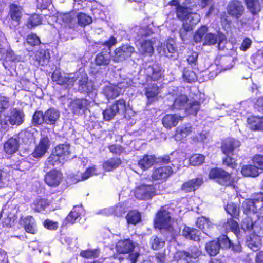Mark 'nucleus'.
Segmentation results:
<instances>
[{
	"label": "nucleus",
	"instance_id": "obj_1",
	"mask_svg": "<svg viewBox=\"0 0 263 263\" xmlns=\"http://www.w3.org/2000/svg\"><path fill=\"white\" fill-rule=\"evenodd\" d=\"M154 226L155 228L167 231L173 237L176 236L180 232L177 223L171 218L170 213L162 209L156 215Z\"/></svg>",
	"mask_w": 263,
	"mask_h": 263
},
{
	"label": "nucleus",
	"instance_id": "obj_2",
	"mask_svg": "<svg viewBox=\"0 0 263 263\" xmlns=\"http://www.w3.org/2000/svg\"><path fill=\"white\" fill-rule=\"evenodd\" d=\"M25 114L23 110L11 108L0 115V125L4 129H8L10 125L20 126L24 122Z\"/></svg>",
	"mask_w": 263,
	"mask_h": 263
},
{
	"label": "nucleus",
	"instance_id": "obj_3",
	"mask_svg": "<svg viewBox=\"0 0 263 263\" xmlns=\"http://www.w3.org/2000/svg\"><path fill=\"white\" fill-rule=\"evenodd\" d=\"M208 27L202 26L195 32L194 40L196 43H202L203 46L215 45L218 41L219 46L225 40L224 35L221 33L216 34L212 33H207Z\"/></svg>",
	"mask_w": 263,
	"mask_h": 263
},
{
	"label": "nucleus",
	"instance_id": "obj_4",
	"mask_svg": "<svg viewBox=\"0 0 263 263\" xmlns=\"http://www.w3.org/2000/svg\"><path fill=\"white\" fill-rule=\"evenodd\" d=\"M124 113L125 118H130L134 115L129 104H126L123 99L115 101L112 105L108 107L103 111V117L105 120L109 121L112 119L117 113Z\"/></svg>",
	"mask_w": 263,
	"mask_h": 263
},
{
	"label": "nucleus",
	"instance_id": "obj_5",
	"mask_svg": "<svg viewBox=\"0 0 263 263\" xmlns=\"http://www.w3.org/2000/svg\"><path fill=\"white\" fill-rule=\"evenodd\" d=\"M177 16L183 21V28L185 31H191L200 20V15L197 13H189L184 7H178Z\"/></svg>",
	"mask_w": 263,
	"mask_h": 263
},
{
	"label": "nucleus",
	"instance_id": "obj_6",
	"mask_svg": "<svg viewBox=\"0 0 263 263\" xmlns=\"http://www.w3.org/2000/svg\"><path fill=\"white\" fill-rule=\"evenodd\" d=\"M209 176L211 179H217L218 182L223 185H232L234 182V179L231 175L220 168L212 169Z\"/></svg>",
	"mask_w": 263,
	"mask_h": 263
},
{
	"label": "nucleus",
	"instance_id": "obj_7",
	"mask_svg": "<svg viewBox=\"0 0 263 263\" xmlns=\"http://www.w3.org/2000/svg\"><path fill=\"white\" fill-rule=\"evenodd\" d=\"M179 165L171 163L170 165L162 166L155 168L152 177L154 180H165L174 171L178 169Z\"/></svg>",
	"mask_w": 263,
	"mask_h": 263
},
{
	"label": "nucleus",
	"instance_id": "obj_8",
	"mask_svg": "<svg viewBox=\"0 0 263 263\" xmlns=\"http://www.w3.org/2000/svg\"><path fill=\"white\" fill-rule=\"evenodd\" d=\"M78 83L79 85L78 90L81 92L96 95L93 83L91 81H88V77L85 73H78Z\"/></svg>",
	"mask_w": 263,
	"mask_h": 263
},
{
	"label": "nucleus",
	"instance_id": "obj_9",
	"mask_svg": "<svg viewBox=\"0 0 263 263\" xmlns=\"http://www.w3.org/2000/svg\"><path fill=\"white\" fill-rule=\"evenodd\" d=\"M134 194L138 199L148 200L156 194V190L152 185L142 184L135 189Z\"/></svg>",
	"mask_w": 263,
	"mask_h": 263
},
{
	"label": "nucleus",
	"instance_id": "obj_10",
	"mask_svg": "<svg viewBox=\"0 0 263 263\" xmlns=\"http://www.w3.org/2000/svg\"><path fill=\"white\" fill-rule=\"evenodd\" d=\"M135 51V48L129 45H123L116 49L114 55H112V60L116 62H120L125 60L126 58L131 56Z\"/></svg>",
	"mask_w": 263,
	"mask_h": 263
},
{
	"label": "nucleus",
	"instance_id": "obj_11",
	"mask_svg": "<svg viewBox=\"0 0 263 263\" xmlns=\"http://www.w3.org/2000/svg\"><path fill=\"white\" fill-rule=\"evenodd\" d=\"M263 201V193L259 192L254 195L252 199H247L243 203L244 213L250 211L253 212H256V206L257 204H260Z\"/></svg>",
	"mask_w": 263,
	"mask_h": 263
},
{
	"label": "nucleus",
	"instance_id": "obj_12",
	"mask_svg": "<svg viewBox=\"0 0 263 263\" xmlns=\"http://www.w3.org/2000/svg\"><path fill=\"white\" fill-rule=\"evenodd\" d=\"M62 177V174L60 171L53 170L45 175L44 180L48 186L56 187L60 184Z\"/></svg>",
	"mask_w": 263,
	"mask_h": 263
},
{
	"label": "nucleus",
	"instance_id": "obj_13",
	"mask_svg": "<svg viewBox=\"0 0 263 263\" xmlns=\"http://www.w3.org/2000/svg\"><path fill=\"white\" fill-rule=\"evenodd\" d=\"M49 146L50 142L47 136L42 137L32 153V156L36 158L42 157L47 152Z\"/></svg>",
	"mask_w": 263,
	"mask_h": 263
},
{
	"label": "nucleus",
	"instance_id": "obj_14",
	"mask_svg": "<svg viewBox=\"0 0 263 263\" xmlns=\"http://www.w3.org/2000/svg\"><path fill=\"white\" fill-rule=\"evenodd\" d=\"M227 10L230 15L238 18L242 15L244 11V7L240 2L232 1L229 3Z\"/></svg>",
	"mask_w": 263,
	"mask_h": 263
},
{
	"label": "nucleus",
	"instance_id": "obj_15",
	"mask_svg": "<svg viewBox=\"0 0 263 263\" xmlns=\"http://www.w3.org/2000/svg\"><path fill=\"white\" fill-rule=\"evenodd\" d=\"M183 118V117L179 114H167L163 117L162 122L164 127L171 129L172 127L177 126L179 122L182 121Z\"/></svg>",
	"mask_w": 263,
	"mask_h": 263
},
{
	"label": "nucleus",
	"instance_id": "obj_16",
	"mask_svg": "<svg viewBox=\"0 0 263 263\" xmlns=\"http://www.w3.org/2000/svg\"><path fill=\"white\" fill-rule=\"evenodd\" d=\"M145 72L148 78L156 81L160 78L162 76L161 67L158 63H150L145 69Z\"/></svg>",
	"mask_w": 263,
	"mask_h": 263
},
{
	"label": "nucleus",
	"instance_id": "obj_17",
	"mask_svg": "<svg viewBox=\"0 0 263 263\" xmlns=\"http://www.w3.org/2000/svg\"><path fill=\"white\" fill-rule=\"evenodd\" d=\"M240 143L233 138H229L224 141L221 145V149L226 155H230L236 148L239 147Z\"/></svg>",
	"mask_w": 263,
	"mask_h": 263
},
{
	"label": "nucleus",
	"instance_id": "obj_18",
	"mask_svg": "<svg viewBox=\"0 0 263 263\" xmlns=\"http://www.w3.org/2000/svg\"><path fill=\"white\" fill-rule=\"evenodd\" d=\"M135 248L133 242L128 239L119 241L116 246L117 251L123 254L131 252Z\"/></svg>",
	"mask_w": 263,
	"mask_h": 263
},
{
	"label": "nucleus",
	"instance_id": "obj_19",
	"mask_svg": "<svg viewBox=\"0 0 263 263\" xmlns=\"http://www.w3.org/2000/svg\"><path fill=\"white\" fill-rule=\"evenodd\" d=\"M20 223L24 227L25 231L29 233L35 234L37 232V226L34 219L32 216L22 218Z\"/></svg>",
	"mask_w": 263,
	"mask_h": 263
},
{
	"label": "nucleus",
	"instance_id": "obj_20",
	"mask_svg": "<svg viewBox=\"0 0 263 263\" xmlns=\"http://www.w3.org/2000/svg\"><path fill=\"white\" fill-rule=\"evenodd\" d=\"M53 151L60 157L61 160L66 161L69 158L71 148L68 144H59L55 147Z\"/></svg>",
	"mask_w": 263,
	"mask_h": 263
},
{
	"label": "nucleus",
	"instance_id": "obj_21",
	"mask_svg": "<svg viewBox=\"0 0 263 263\" xmlns=\"http://www.w3.org/2000/svg\"><path fill=\"white\" fill-rule=\"evenodd\" d=\"M88 101L85 99H77L71 102L70 107L74 114H79L87 109Z\"/></svg>",
	"mask_w": 263,
	"mask_h": 263
},
{
	"label": "nucleus",
	"instance_id": "obj_22",
	"mask_svg": "<svg viewBox=\"0 0 263 263\" xmlns=\"http://www.w3.org/2000/svg\"><path fill=\"white\" fill-rule=\"evenodd\" d=\"M60 116V114L58 110L53 108H49L44 112L45 123L51 125H55Z\"/></svg>",
	"mask_w": 263,
	"mask_h": 263
},
{
	"label": "nucleus",
	"instance_id": "obj_23",
	"mask_svg": "<svg viewBox=\"0 0 263 263\" xmlns=\"http://www.w3.org/2000/svg\"><path fill=\"white\" fill-rule=\"evenodd\" d=\"M154 42L151 40H146L139 42L137 45L139 52L144 55H151L154 52Z\"/></svg>",
	"mask_w": 263,
	"mask_h": 263
},
{
	"label": "nucleus",
	"instance_id": "obj_24",
	"mask_svg": "<svg viewBox=\"0 0 263 263\" xmlns=\"http://www.w3.org/2000/svg\"><path fill=\"white\" fill-rule=\"evenodd\" d=\"M125 212V207L122 203H118L115 206L105 208L102 210L100 213L104 215L114 214L117 216H121Z\"/></svg>",
	"mask_w": 263,
	"mask_h": 263
},
{
	"label": "nucleus",
	"instance_id": "obj_25",
	"mask_svg": "<svg viewBox=\"0 0 263 263\" xmlns=\"http://www.w3.org/2000/svg\"><path fill=\"white\" fill-rule=\"evenodd\" d=\"M203 183V179L200 178L193 179L185 182L182 186V190L185 192L194 191Z\"/></svg>",
	"mask_w": 263,
	"mask_h": 263
},
{
	"label": "nucleus",
	"instance_id": "obj_26",
	"mask_svg": "<svg viewBox=\"0 0 263 263\" xmlns=\"http://www.w3.org/2000/svg\"><path fill=\"white\" fill-rule=\"evenodd\" d=\"M75 16L74 12L60 14L58 16L57 20L59 23L62 22L65 26H67L69 28H72L76 23Z\"/></svg>",
	"mask_w": 263,
	"mask_h": 263
},
{
	"label": "nucleus",
	"instance_id": "obj_27",
	"mask_svg": "<svg viewBox=\"0 0 263 263\" xmlns=\"http://www.w3.org/2000/svg\"><path fill=\"white\" fill-rule=\"evenodd\" d=\"M50 55L48 50L40 49L35 54V59L38 64L43 66L49 61Z\"/></svg>",
	"mask_w": 263,
	"mask_h": 263
},
{
	"label": "nucleus",
	"instance_id": "obj_28",
	"mask_svg": "<svg viewBox=\"0 0 263 263\" xmlns=\"http://www.w3.org/2000/svg\"><path fill=\"white\" fill-rule=\"evenodd\" d=\"M156 158L153 155H145L138 161V165L143 170L151 167L155 163Z\"/></svg>",
	"mask_w": 263,
	"mask_h": 263
},
{
	"label": "nucleus",
	"instance_id": "obj_29",
	"mask_svg": "<svg viewBox=\"0 0 263 263\" xmlns=\"http://www.w3.org/2000/svg\"><path fill=\"white\" fill-rule=\"evenodd\" d=\"M18 145V140L16 138H11L4 144V148L6 153L11 154L17 151Z\"/></svg>",
	"mask_w": 263,
	"mask_h": 263
},
{
	"label": "nucleus",
	"instance_id": "obj_30",
	"mask_svg": "<svg viewBox=\"0 0 263 263\" xmlns=\"http://www.w3.org/2000/svg\"><path fill=\"white\" fill-rule=\"evenodd\" d=\"M192 132V128L190 124L183 125L177 128L176 133L175 135V138L177 141H180Z\"/></svg>",
	"mask_w": 263,
	"mask_h": 263
},
{
	"label": "nucleus",
	"instance_id": "obj_31",
	"mask_svg": "<svg viewBox=\"0 0 263 263\" xmlns=\"http://www.w3.org/2000/svg\"><path fill=\"white\" fill-rule=\"evenodd\" d=\"M9 14L11 20L14 22V25H18L22 16L20 7L14 4L11 5Z\"/></svg>",
	"mask_w": 263,
	"mask_h": 263
},
{
	"label": "nucleus",
	"instance_id": "obj_32",
	"mask_svg": "<svg viewBox=\"0 0 263 263\" xmlns=\"http://www.w3.org/2000/svg\"><path fill=\"white\" fill-rule=\"evenodd\" d=\"M156 28L153 24L139 27L137 31L138 40L143 37H146L152 34L156 31Z\"/></svg>",
	"mask_w": 263,
	"mask_h": 263
},
{
	"label": "nucleus",
	"instance_id": "obj_33",
	"mask_svg": "<svg viewBox=\"0 0 263 263\" xmlns=\"http://www.w3.org/2000/svg\"><path fill=\"white\" fill-rule=\"evenodd\" d=\"M8 212V211H6L5 209H3L2 210L1 213V216H7L6 217L4 218L2 223L4 226L7 227H11L13 225L14 221L16 220V216L14 212H10L9 214L7 213Z\"/></svg>",
	"mask_w": 263,
	"mask_h": 263
},
{
	"label": "nucleus",
	"instance_id": "obj_34",
	"mask_svg": "<svg viewBox=\"0 0 263 263\" xmlns=\"http://www.w3.org/2000/svg\"><path fill=\"white\" fill-rule=\"evenodd\" d=\"M103 91L108 99L114 98L121 93V90L117 85H114L106 86L103 89Z\"/></svg>",
	"mask_w": 263,
	"mask_h": 263
},
{
	"label": "nucleus",
	"instance_id": "obj_35",
	"mask_svg": "<svg viewBox=\"0 0 263 263\" xmlns=\"http://www.w3.org/2000/svg\"><path fill=\"white\" fill-rule=\"evenodd\" d=\"M196 225L198 228L204 232L212 229L214 223L209 218L201 217L197 219Z\"/></svg>",
	"mask_w": 263,
	"mask_h": 263
},
{
	"label": "nucleus",
	"instance_id": "obj_36",
	"mask_svg": "<svg viewBox=\"0 0 263 263\" xmlns=\"http://www.w3.org/2000/svg\"><path fill=\"white\" fill-rule=\"evenodd\" d=\"M159 93L160 90L155 83L152 84L151 86L146 88L145 95L149 102L153 101L155 99H156Z\"/></svg>",
	"mask_w": 263,
	"mask_h": 263
},
{
	"label": "nucleus",
	"instance_id": "obj_37",
	"mask_svg": "<svg viewBox=\"0 0 263 263\" xmlns=\"http://www.w3.org/2000/svg\"><path fill=\"white\" fill-rule=\"evenodd\" d=\"M110 61V52L105 51L98 53L95 58V62L99 66L108 65Z\"/></svg>",
	"mask_w": 263,
	"mask_h": 263
},
{
	"label": "nucleus",
	"instance_id": "obj_38",
	"mask_svg": "<svg viewBox=\"0 0 263 263\" xmlns=\"http://www.w3.org/2000/svg\"><path fill=\"white\" fill-rule=\"evenodd\" d=\"M249 127L253 130H263V117H253L248 119Z\"/></svg>",
	"mask_w": 263,
	"mask_h": 263
},
{
	"label": "nucleus",
	"instance_id": "obj_39",
	"mask_svg": "<svg viewBox=\"0 0 263 263\" xmlns=\"http://www.w3.org/2000/svg\"><path fill=\"white\" fill-rule=\"evenodd\" d=\"M121 164V160L118 158H113L105 161L103 167L105 171H111L119 167Z\"/></svg>",
	"mask_w": 263,
	"mask_h": 263
},
{
	"label": "nucleus",
	"instance_id": "obj_40",
	"mask_svg": "<svg viewBox=\"0 0 263 263\" xmlns=\"http://www.w3.org/2000/svg\"><path fill=\"white\" fill-rule=\"evenodd\" d=\"M199 231L196 229L185 227L182 230V235L187 239L197 241L199 240Z\"/></svg>",
	"mask_w": 263,
	"mask_h": 263
},
{
	"label": "nucleus",
	"instance_id": "obj_41",
	"mask_svg": "<svg viewBox=\"0 0 263 263\" xmlns=\"http://www.w3.org/2000/svg\"><path fill=\"white\" fill-rule=\"evenodd\" d=\"M222 229L225 232L232 231L235 234H237L239 231L237 222L232 219H228L227 221L223 223Z\"/></svg>",
	"mask_w": 263,
	"mask_h": 263
},
{
	"label": "nucleus",
	"instance_id": "obj_42",
	"mask_svg": "<svg viewBox=\"0 0 263 263\" xmlns=\"http://www.w3.org/2000/svg\"><path fill=\"white\" fill-rule=\"evenodd\" d=\"M50 204L48 200L46 199L37 198L31 205L32 209L36 212H41L45 209Z\"/></svg>",
	"mask_w": 263,
	"mask_h": 263
},
{
	"label": "nucleus",
	"instance_id": "obj_43",
	"mask_svg": "<svg viewBox=\"0 0 263 263\" xmlns=\"http://www.w3.org/2000/svg\"><path fill=\"white\" fill-rule=\"evenodd\" d=\"M241 173L244 176L255 177L259 175L257 168L253 165H244L241 169Z\"/></svg>",
	"mask_w": 263,
	"mask_h": 263
},
{
	"label": "nucleus",
	"instance_id": "obj_44",
	"mask_svg": "<svg viewBox=\"0 0 263 263\" xmlns=\"http://www.w3.org/2000/svg\"><path fill=\"white\" fill-rule=\"evenodd\" d=\"M98 174L97 171L95 166L90 167L87 168L85 172L81 174V176L80 177L78 174L76 175L77 181H84L87 179L91 176L96 175Z\"/></svg>",
	"mask_w": 263,
	"mask_h": 263
},
{
	"label": "nucleus",
	"instance_id": "obj_45",
	"mask_svg": "<svg viewBox=\"0 0 263 263\" xmlns=\"http://www.w3.org/2000/svg\"><path fill=\"white\" fill-rule=\"evenodd\" d=\"M188 98L185 95H180L177 97L173 104V108L176 109L182 108L186 104Z\"/></svg>",
	"mask_w": 263,
	"mask_h": 263
},
{
	"label": "nucleus",
	"instance_id": "obj_46",
	"mask_svg": "<svg viewBox=\"0 0 263 263\" xmlns=\"http://www.w3.org/2000/svg\"><path fill=\"white\" fill-rule=\"evenodd\" d=\"M205 249L211 256H215L219 252V245L216 241H212L206 245Z\"/></svg>",
	"mask_w": 263,
	"mask_h": 263
},
{
	"label": "nucleus",
	"instance_id": "obj_47",
	"mask_svg": "<svg viewBox=\"0 0 263 263\" xmlns=\"http://www.w3.org/2000/svg\"><path fill=\"white\" fill-rule=\"evenodd\" d=\"M248 9L254 14L258 13L260 6L258 0H246Z\"/></svg>",
	"mask_w": 263,
	"mask_h": 263
},
{
	"label": "nucleus",
	"instance_id": "obj_48",
	"mask_svg": "<svg viewBox=\"0 0 263 263\" xmlns=\"http://www.w3.org/2000/svg\"><path fill=\"white\" fill-rule=\"evenodd\" d=\"M126 219L128 223L136 224L141 220L140 213L136 211H130L127 215Z\"/></svg>",
	"mask_w": 263,
	"mask_h": 263
},
{
	"label": "nucleus",
	"instance_id": "obj_49",
	"mask_svg": "<svg viewBox=\"0 0 263 263\" xmlns=\"http://www.w3.org/2000/svg\"><path fill=\"white\" fill-rule=\"evenodd\" d=\"M64 162V161L61 160V159H60V157H59V156H58V155L53 151L49 157L47 158L45 164L47 165L54 166L60 163H63Z\"/></svg>",
	"mask_w": 263,
	"mask_h": 263
},
{
	"label": "nucleus",
	"instance_id": "obj_50",
	"mask_svg": "<svg viewBox=\"0 0 263 263\" xmlns=\"http://www.w3.org/2000/svg\"><path fill=\"white\" fill-rule=\"evenodd\" d=\"M100 252L98 249H88L83 250L80 253V256L86 259H92L99 256Z\"/></svg>",
	"mask_w": 263,
	"mask_h": 263
},
{
	"label": "nucleus",
	"instance_id": "obj_51",
	"mask_svg": "<svg viewBox=\"0 0 263 263\" xmlns=\"http://www.w3.org/2000/svg\"><path fill=\"white\" fill-rule=\"evenodd\" d=\"M158 50L161 54H166V50L168 53H174L176 51L174 41L172 39L168 40L166 43V48H162L161 47H158Z\"/></svg>",
	"mask_w": 263,
	"mask_h": 263
},
{
	"label": "nucleus",
	"instance_id": "obj_52",
	"mask_svg": "<svg viewBox=\"0 0 263 263\" xmlns=\"http://www.w3.org/2000/svg\"><path fill=\"white\" fill-rule=\"evenodd\" d=\"M205 160V156L201 154H195L193 155L189 159L190 163L194 166L201 165Z\"/></svg>",
	"mask_w": 263,
	"mask_h": 263
},
{
	"label": "nucleus",
	"instance_id": "obj_53",
	"mask_svg": "<svg viewBox=\"0 0 263 263\" xmlns=\"http://www.w3.org/2000/svg\"><path fill=\"white\" fill-rule=\"evenodd\" d=\"M80 208L75 207L69 214L66 219V221L70 224H73L75 222L77 219L80 217V214L79 210Z\"/></svg>",
	"mask_w": 263,
	"mask_h": 263
},
{
	"label": "nucleus",
	"instance_id": "obj_54",
	"mask_svg": "<svg viewBox=\"0 0 263 263\" xmlns=\"http://www.w3.org/2000/svg\"><path fill=\"white\" fill-rule=\"evenodd\" d=\"M78 23L81 26H84L92 22V18L85 13H80L77 15Z\"/></svg>",
	"mask_w": 263,
	"mask_h": 263
},
{
	"label": "nucleus",
	"instance_id": "obj_55",
	"mask_svg": "<svg viewBox=\"0 0 263 263\" xmlns=\"http://www.w3.org/2000/svg\"><path fill=\"white\" fill-rule=\"evenodd\" d=\"M253 62L258 68L263 65V48L259 50L252 56Z\"/></svg>",
	"mask_w": 263,
	"mask_h": 263
},
{
	"label": "nucleus",
	"instance_id": "obj_56",
	"mask_svg": "<svg viewBox=\"0 0 263 263\" xmlns=\"http://www.w3.org/2000/svg\"><path fill=\"white\" fill-rule=\"evenodd\" d=\"M219 245V249H229L231 246V241L227 235H221L217 241Z\"/></svg>",
	"mask_w": 263,
	"mask_h": 263
},
{
	"label": "nucleus",
	"instance_id": "obj_57",
	"mask_svg": "<svg viewBox=\"0 0 263 263\" xmlns=\"http://www.w3.org/2000/svg\"><path fill=\"white\" fill-rule=\"evenodd\" d=\"M32 124L34 125H41L43 123H45L44 113L41 111H36L32 117Z\"/></svg>",
	"mask_w": 263,
	"mask_h": 263
},
{
	"label": "nucleus",
	"instance_id": "obj_58",
	"mask_svg": "<svg viewBox=\"0 0 263 263\" xmlns=\"http://www.w3.org/2000/svg\"><path fill=\"white\" fill-rule=\"evenodd\" d=\"M215 2L214 0H201L199 4L202 8L205 7H209V9L206 13V16H209L212 14L214 10Z\"/></svg>",
	"mask_w": 263,
	"mask_h": 263
},
{
	"label": "nucleus",
	"instance_id": "obj_59",
	"mask_svg": "<svg viewBox=\"0 0 263 263\" xmlns=\"http://www.w3.org/2000/svg\"><path fill=\"white\" fill-rule=\"evenodd\" d=\"M151 243L154 250H158L164 246L165 242L157 236H154L151 238Z\"/></svg>",
	"mask_w": 263,
	"mask_h": 263
},
{
	"label": "nucleus",
	"instance_id": "obj_60",
	"mask_svg": "<svg viewBox=\"0 0 263 263\" xmlns=\"http://www.w3.org/2000/svg\"><path fill=\"white\" fill-rule=\"evenodd\" d=\"M63 80L64 82L62 85H66L67 87H71L73 85L74 83L78 80V73L65 76V79H64Z\"/></svg>",
	"mask_w": 263,
	"mask_h": 263
},
{
	"label": "nucleus",
	"instance_id": "obj_61",
	"mask_svg": "<svg viewBox=\"0 0 263 263\" xmlns=\"http://www.w3.org/2000/svg\"><path fill=\"white\" fill-rule=\"evenodd\" d=\"M18 139H21L24 143L27 144L33 140V135L32 133L28 130H25L19 133L18 135Z\"/></svg>",
	"mask_w": 263,
	"mask_h": 263
},
{
	"label": "nucleus",
	"instance_id": "obj_62",
	"mask_svg": "<svg viewBox=\"0 0 263 263\" xmlns=\"http://www.w3.org/2000/svg\"><path fill=\"white\" fill-rule=\"evenodd\" d=\"M225 209L227 213L232 217H236L238 215L239 209L236 205L233 203L231 202L228 203Z\"/></svg>",
	"mask_w": 263,
	"mask_h": 263
},
{
	"label": "nucleus",
	"instance_id": "obj_63",
	"mask_svg": "<svg viewBox=\"0 0 263 263\" xmlns=\"http://www.w3.org/2000/svg\"><path fill=\"white\" fill-rule=\"evenodd\" d=\"M41 23V18L40 15L34 14L28 20L27 26L29 28H32L39 25Z\"/></svg>",
	"mask_w": 263,
	"mask_h": 263
},
{
	"label": "nucleus",
	"instance_id": "obj_64",
	"mask_svg": "<svg viewBox=\"0 0 263 263\" xmlns=\"http://www.w3.org/2000/svg\"><path fill=\"white\" fill-rule=\"evenodd\" d=\"M253 163L254 165L257 168V170L259 169L263 170V156L261 155H256L254 156L253 158Z\"/></svg>",
	"mask_w": 263,
	"mask_h": 263
}]
</instances>
